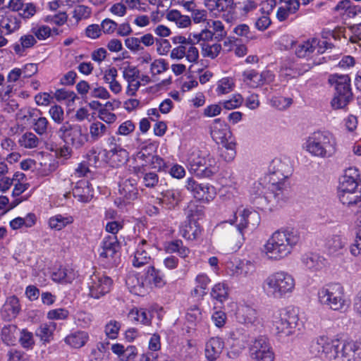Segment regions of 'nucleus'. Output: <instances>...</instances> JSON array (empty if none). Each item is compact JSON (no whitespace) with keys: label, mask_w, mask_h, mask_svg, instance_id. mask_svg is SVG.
<instances>
[{"label":"nucleus","mask_w":361,"mask_h":361,"mask_svg":"<svg viewBox=\"0 0 361 361\" xmlns=\"http://www.w3.org/2000/svg\"><path fill=\"white\" fill-rule=\"evenodd\" d=\"M318 352L329 361H357L361 345L355 341L343 342L320 336L316 339Z\"/></svg>","instance_id":"f257e3e1"},{"label":"nucleus","mask_w":361,"mask_h":361,"mask_svg":"<svg viewBox=\"0 0 361 361\" xmlns=\"http://www.w3.org/2000/svg\"><path fill=\"white\" fill-rule=\"evenodd\" d=\"M299 240L300 235L293 229L276 231L265 243L264 252L269 259L280 260L291 253Z\"/></svg>","instance_id":"f03ea898"},{"label":"nucleus","mask_w":361,"mask_h":361,"mask_svg":"<svg viewBox=\"0 0 361 361\" xmlns=\"http://www.w3.org/2000/svg\"><path fill=\"white\" fill-rule=\"evenodd\" d=\"M291 173L290 166L280 159H274L269 167V175L266 179L268 180L267 188L271 192H266L265 198L270 202L280 200L283 196L287 185L285 180Z\"/></svg>","instance_id":"7ed1b4c3"},{"label":"nucleus","mask_w":361,"mask_h":361,"mask_svg":"<svg viewBox=\"0 0 361 361\" xmlns=\"http://www.w3.org/2000/svg\"><path fill=\"white\" fill-rule=\"evenodd\" d=\"M305 149L314 157L328 159L337 151L336 139L328 131H317L307 138Z\"/></svg>","instance_id":"20e7f679"},{"label":"nucleus","mask_w":361,"mask_h":361,"mask_svg":"<svg viewBox=\"0 0 361 361\" xmlns=\"http://www.w3.org/2000/svg\"><path fill=\"white\" fill-rule=\"evenodd\" d=\"M295 279L291 274L280 270L265 279L263 289L268 296L280 299L291 294L295 290Z\"/></svg>","instance_id":"39448f33"},{"label":"nucleus","mask_w":361,"mask_h":361,"mask_svg":"<svg viewBox=\"0 0 361 361\" xmlns=\"http://www.w3.org/2000/svg\"><path fill=\"white\" fill-rule=\"evenodd\" d=\"M319 302L328 309L343 312L350 306L343 286L338 283H329L322 287L317 293Z\"/></svg>","instance_id":"423d86ee"},{"label":"nucleus","mask_w":361,"mask_h":361,"mask_svg":"<svg viewBox=\"0 0 361 361\" xmlns=\"http://www.w3.org/2000/svg\"><path fill=\"white\" fill-rule=\"evenodd\" d=\"M226 33L227 31L222 24H209L208 28L202 30L198 34H194L192 37L197 42L202 41L201 43L202 56L213 59L219 54L221 46L218 43L211 44L209 41L213 37L221 40Z\"/></svg>","instance_id":"0eeeda50"},{"label":"nucleus","mask_w":361,"mask_h":361,"mask_svg":"<svg viewBox=\"0 0 361 361\" xmlns=\"http://www.w3.org/2000/svg\"><path fill=\"white\" fill-rule=\"evenodd\" d=\"M58 135L68 145L76 149H81L89 141V134L85 127L68 121L61 125Z\"/></svg>","instance_id":"6e6552de"},{"label":"nucleus","mask_w":361,"mask_h":361,"mask_svg":"<svg viewBox=\"0 0 361 361\" xmlns=\"http://www.w3.org/2000/svg\"><path fill=\"white\" fill-rule=\"evenodd\" d=\"M273 325L277 334L285 336L292 335L300 325L297 310L293 307L281 310L274 315Z\"/></svg>","instance_id":"1a4fd4ad"},{"label":"nucleus","mask_w":361,"mask_h":361,"mask_svg":"<svg viewBox=\"0 0 361 361\" xmlns=\"http://www.w3.org/2000/svg\"><path fill=\"white\" fill-rule=\"evenodd\" d=\"M188 162L190 171L200 176L210 177L217 171L216 161L209 154L201 155L193 152L189 156Z\"/></svg>","instance_id":"9d476101"},{"label":"nucleus","mask_w":361,"mask_h":361,"mask_svg":"<svg viewBox=\"0 0 361 361\" xmlns=\"http://www.w3.org/2000/svg\"><path fill=\"white\" fill-rule=\"evenodd\" d=\"M250 351L251 357L255 361H274V350L266 337L256 338L252 342Z\"/></svg>","instance_id":"9b49d317"},{"label":"nucleus","mask_w":361,"mask_h":361,"mask_svg":"<svg viewBox=\"0 0 361 361\" xmlns=\"http://www.w3.org/2000/svg\"><path fill=\"white\" fill-rule=\"evenodd\" d=\"M112 286V280L108 276L97 273L90 278L89 284V295L93 298L98 299L108 293Z\"/></svg>","instance_id":"f8f14e48"},{"label":"nucleus","mask_w":361,"mask_h":361,"mask_svg":"<svg viewBox=\"0 0 361 361\" xmlns=\"http://www.w3.org/2000/svg\"><path fill=\"white\" fill-rule=\"evenodd\" d=\"M243 82L249 88L255 89L262 87L265 83L274 81V75L269 71L259 73L256 70L245 71L243 74Z\"/></svg>","instance_id":"ddd939ff"},{"label":"nucleus","mask_w":361,"mask_h":361,"mask_svg":"<svg viewBox=\"0 0 361 361\" xmlns=\"http://www.w3.org/2000/svg\"><path fill=\"white\" fill-rule=\"evenodd\" d=\"M329 47H330V44L327 42L320 41L317 38L313 37L300 44L295 49V54L300 58H304L315 50L318 53L322 54Z\"/></svg>","instance_id":"4468645a"},{"label":"nucleus","mask_w":361,"mask_h":361,"mask_svg":"<svg viewBox=\"0 0 361 361\" xmlns=\"http://www.w3.org/2000/svg\"><path fill=\"white\" fill-rule=\"evenodd\" d=\"M119 197L116 200V203L119 201V204H130L138 197V189L136 186V181L133 179H126L119 185Z\"/></svg>","instance_id":"2eb2a0df"},{"label":"nucleus","mask_w":361,"mask_h":361,"mask_svg":"<svg viewBox=\"0 0 361 361\" xmlns=\"http://www.w3.org/2000/svg\"><path fill=\"white\" fill-rule=\"evenodd\" d=\"M186 187L188 190L192 192L195 198L201 201L209 202L212 200L216 195L214 187H210L205 184L197 183L191 178L188 180Z\"/></svg>","instance_id":"dca6fc26"},{"label":"nucleus","mask_w":361,"mask_h":361,"mask_svg":"<svg viewBox=\"0 0 361 361\" xmlns=\"http://www.w3.org/2000/svg\"><path fill=\"white\" fill-rule=\"evenodd\" d=\"M345 245L346 243L342 235L333 234L327 236L324 240V252L329 256H339L345 251Z\"/></svg>","instance_id":"f3484780"},{"label":"nucleus","mask_w":361,"mask_h":361,"mask_svg":"<svg viewBox=\"0 0 361 361\" xmlns=\"http://www.w3.org/2000/svg\"><path fill=\"white\" fill-rule=\"evenodd\" d=\"M211 136L219 144L225 143L231 140V132L228 126L219 118L215 119L211 126Z\"/></svg>","instance_id":"a211bd4d"},{"label":"nucleus","mask_w":361,"mask_h":361,"mask_svg":"<svg viewBox=\"0 0 361 361\" xmlns=\"http://www.w3.org/2000/svg\"><path fill=\"white\" fill-rule=\"evenodd\" d=\"M232 222L228 228V233L226 238V250L228 252H236L243 245L244 236L240 228L233 226Z\"/></svg>","instance_id":"6ab92c4d"},{"label":"nucleus","mask_w":361,"mask_h":361,"mask_svg":"<svg viewBox=\"0 0 361 361\" xmlns=\"http://www.w3.org/2000/svg\"><path fill=\"white\" fill-rule=\"evenodd\" d=\"M20 310V305L18 298L15 295H11L6 298L0 313L4 319L11 320L17 317Z\"/></svg>","instance_id":"aec40b11"},{"label":"nucleus","mask_w":361,"mask_h":361,"mask_svg":"<svg viewBox=\"0 0 361 361\" xmlns=\"http://www.w3.org/2000/svg\"><path fill=\"white\" fill-rule=\"evenodd\" d=\"M224 348V341L219 337L211 338L205 344L204 355L208 361H216Z\"/></svg>","instance_id":"412c9836"},{"label":"nucleus","mask_w":361,"mask_h":361,"mask_svg":"<svg viewBox=\"0 0 361 361\" xmlns=\"http://www.w3.org/2000/svg\"><path fill=\"white\" fill-rule=\"evenodd\" d=\"M147 291L153 287H162L166 282L160 270L153 266L148 267L147 271L142 274Z\"/></svg>","instance_id":"4be33fe9"},{"label":"nucleus","mask_w":361,"mask_h":361,"mask_svg":"<svg viewBox=\"0 0 361 361\" xmlns=\"http://www.w3.org/2000/svg\"><path fill=\"white\" fill-rule=\"evenodd\" d=\"M359 177L358 170L356 168L350 167L347 169L340 179L338 189H359Z\"/></svg>","instance_id":"5701e85b"},{"label":"nucleus","mask_w":361,"mask_h":361,"mask_svg":"<svg viewBox=\"0 0 361 361\" xmlns=\"http://www.w3.org/2000/svg\"><path fill=\"white\" fill-rule=\"evenodd\" d=\"M126 283L130 291L135 295H144L147 292L142 274L130 273L126 278Z\"/></svg>","instance_id":"b1692460"},{"label":"nucleus","mask_w":361,"mask_h":361,"mask_svg":"<svg viewBox=\"0 0 361 361\" xmlns=\"http://www.w3.org/2000/svg\"><path fill=\"white\" fill-rule=\"evenodd\" d=\"M238 212L240 220L236 227L240 228L242 231L246 227L255 228L259 224L260 216L257 212L243 209Z\"/></svg>","instance_id":"393cba45"},{"label":"nucleus","mask_w":361,"mask_h":361,"mask_svg":"<svg viewBox=\"0 0 361 361\" xmlns=\"http://www.w3.org/2000/svg\"><path fill=\"white\" fill-rule=\"evenodd\" d=\"M118 248V243L115 235L105 237L101 244L99 257L105 259L114 257Z\"/></svg>","instance_id":"a878e982"},{"label":"nucleus","mask_w":361,"mask_h":361,"mask_svg":"<svg viewBox=\"0 0 361 361\" xmlns=\"http://www.w3.org/2000/svg\"><path fill=\"white\" fill-rule=\"evenodd\" d=\"M338 195L340 202L349 207L357 205L361 202V190L360 189H338Z\"/></svg>","instance_id":"bb28decb"},{"label":"nucleus","mask_w":361,"mask_h":361,"mask_svg":"<svg viewBox=\"0 0 361 361\" xmlns=\"http://www.w3.org/2000/svg\"><path fill=\"white\" fill-rule=\"evenodd\" d=\"M111 350L118 356L120 361L133 360L137 355L136 347L131 345L125 347L122 344L114 343L111 345Z\"/></svg>","instance_id":"cd10ccee"},{"label":"nucleus","mask_w":361,"mask_h":361,"mask_svg":"<svg viewBox=\"0 0 361 361\" xmlns=\"http://www.w3.org/2000/svg\"><path fill=\"white\" fill-rule=\"evenodd\" d=\"M118 71L115 67L106 69L104 73L103 80L108 85L109 90L115 94L122 92V85L117 80Z\"/></svg>","instance_id":"c85d7f7f"},{"label":"nucleus","mask_w":361,"mask_h":361,"mask_svg":"<svg viewBox=\"0 0 361 361\" xmlns=\"http://www.w3.org/2000/svg\"><path fill=\"white\" fill-rule=\"evenodd\" d=\"M73 195L75 198L81 202H88L93 197L92 190L88 182L80 181L73 189Z\"/></svg>","instance_id":"c756f323"},{"label":"nucleus","mask_w":361,"mask_h":361,"mask_svg":"<svg viewBox=\"0 0 361 361\" xmlns=\"http://www.w3.org/2000/svg\"><path fill=\"white\" fill-rule=\"evenodd\" d=\"M89 340V334L84 331H76L68 334L64 339L65 343L73 348L83 347Z\"/></svg>","instance_id":"7c9ffc66"},{"label":"nucleus","mask_w":361,"mask_h":361,"mask_svg":"<svg viewBox=\"0 0 361 361\" xmlns=\"http://www.w3.org/2000/svg\"><path fill=\"white\" fill-rule=\"evenodd\" d=\"M161 196L160 202L170 209L177 207L181 201V194L178 190H166L161 193Z\"/></svg>","instance_id":"2f4dec72"},{"label":"nucleus","mask_w":361,"mask_h":361,"mask_svg":"<svg viewBox=\"0 0 361 361\" xmlns=\"http://www.w3.org/2000/svg\"><path fill=\"white\" fill-rule=\"evenodd\" d=\"M335 83L336 94L351 97L350 78L348 75L334 76L330 79Z\"/></svg>","instance_id":"473e14b6"},{"label":"nucleus","mask_w":361,"mask_h":361,"mask_svg":"<svg viewBox=\"0 0 361 361\" xmlns=\"http://www.w3.org/2000/svg\"><path fill=\"white\" fill-rule=\"evenodd\" d=\"M230 269V274L234 276L248 277L253 274L255 267L250 262L247 261L245 263H240L239 264L228 267Z\"/></svg>","instance_id":"72a5a7b5"},{"label":"nucleus","mask_w":361,"mask_h":361,"mask_svg":"<svg viewBox=\"0 0 361 361\" xmlns=\"http://www.w3.org/2000/svg\"><path fill=\"white\" fill-rule=\"evenodd\" d=\"M146 243L145 240H142L135 252L133 259V264L134 267H140L149 263L150 257L145 248Z\"/></svg>","instance_id":"f704fd0d"},{"label":"nucleus","mask_w":361,"mask_h":361,"mask_svg":"<svg viewBox=\"0 0 361 361\" xmlns=\"http://www.w3.org/2000/svg\"><path fill=\"white\" fill-rule=\"evenodd\" d=\"M56 324L53 322L42 324L36 331V335L44 342H50L56 330Z\"/></svg>","instance_id":"c9c22d12"},{"label":"nucleus","mask_w":361,"mask_h":361,"mask_svg":"<svg viewBox=\"0 0 361 361\" xmlns=\"http://www.w3.org/2000/svg\"><path fill=\"white\" fill-rule=\"evenodd\" d=\"M180 232L183 238L192 240L200 235L201 228L196 221H190L181 227Z\"/></svg>","instance_id":"e433bc0d"},{"label":"nucleus","mask_w":361,"mask_h":361,"mask_svg":"<svg viewBox=\"0 0 361 361\" xmlns=\"http://www.w3.org/2000/svg\"><path fill=\"white\" fill-rule=\"evenodd\" d=\"M165 250L169 253L177 252L182 258L188 257L190 253L189 248L184 246L183 242L179 240L168 243L165 246Z\"/></svg>","instance_id":"4c0bfd02"},{"label":"nucleus","mask_w":361,"mask_h":361,"mask_svg":"<svg viewBox=\"0 0 361 361\" xmlns=\"http://www.w3.org/2000/svg\"><path fill=\"white\" fill-rule=\"evenodd\" d=\"M111 161L116 165H122L128 159V152L120 146H115L109 151Z\"/></svg>","instance_id":"58836bf2"},{"label":"nucleus","mask_w":361,"mask_h":361,"mask_svg":"<svg viewBox=\"0 0 361 361\" xmlns=\"http://www.w3.org/2000/svg\"><path fill=\"white\" fill-rule=\"evenodd\" d=\"M76 276V273L72 269L68 268H60L52 274L54 281L65 283H71Z\"/></svg>","instance_id":"ea45409f"},{"label":"nucleus","mask_w":361,"mask_h":361,"mask_svg":"<svg viewBox=\"0 0 361 361\" xmlns=\"http://www.w3.org/2000/svg\"><path fill=\"white\" fill-rule=\"evenodd\" d=\"M73 222L72 216H64L61 214L51 216L49 220V226L51 229L60 231Z\"/></svg>","instance_id":"a19ab883"},{"label":"nucleus","mask_w":361,"mask_h":361,"mask_svg":"<svg viewBox=\"0 0 361 361\" xmlns=\"http://www.w3.org/2000/svg\"><path fill=\"white\" fill-rule=\"evenodd\" d=\"M19 330L17 326L13 324L5 326L1 331L3 341L7 345H13L17 341Z\"/></svg>","instance_id":"79ce46f5"},{"label":"nucleus","mask_w":361,"mask_h":361,"mask_svg":"<svg viewBox=\"0 0 361 361\" xmlns=\"http://www.w3.org/2000/svg\"><path fill=\"white\" fill-rule=\"evenodd\" d=\"M235 87L234 78L225 77L218 81L216 92L219 95L226 94L233 92Z\"/></svg>","instance_id":"37998d69"},{"label":"nucleus","mask_w":361,"mask_h":361,"mask_svg":"<svg viewBox=\"0 0 361 361\" xmlns=\"http://www.w3.org/2000/svg\"><path fill=\"white\" fill-rule=\"evenodd\" d=\"M108 130V128L106 125L100 121H94L92 123L89 128V137L93 141H97L101 139Z\"/></svg>","instance_id":"c03bdc74"},{"label":"nucleus","mask_w":361,"mask_h":361,"mask_svg":"<svg viewBox=\"0 0 361 361\" xmlns=\"http://www.w3.org/2000/svg\"><path fill=\"white\" fill-rule=\"evenodd\" d=\"M128 317L133 321L140 322L145 325L150 324L151 315L144 309H133L128 313Z\"/></svg>","instance_id":"a18cd8bd"},{"label":"nucleus","mask_w":361,"mask_h":361,"mask_svg":"<svg viewBox=\"0 0 361 361\" xmlns=\"http://www.w3.org/2000/svg\"><path fill=\"white\" fill-rule=\"evenodd\" d=\"M196 287L192 291L195 296L202 297L205 295L206 289L210 283V279L204 274H199L195 279Z\"/></svg>","instance_id":"49530a36"},{"label":"nucleus","mask_w":361,"mask_h":361,"mask_svg":"<svg viewBox=\"0 0 361 361\" xmlns=\"http://www.w3.org/2000/svg\"><path fill=\"white\" fill-rule=\"evenodd\" d=\"M302 264L309 269L318 270L322 267L321 257L313 253L306 254L301 259Z\"/></svg>","instance_id":"de8ad7c7"},{"label":"nucleus","mask_w":361,"mask_h":361,"mask_svg":"<svg viewBox=\"0 0 361 361\" xmlns=\"http://www.w3.org/2000/svg\"><path fill=\"white\" fill-rule=\"evenodd\" d=\"M20 43L16 44L13 49L18 55H23L26 49L30 48L36 43L35 37L31 35H27L21 37Z\"/></svg>","instance_id":"09e8293b"},{"label":"nucleus","mask_w":361,"mask_h":361,"mask_svg":"<svg viewBox=\"0 0 361 361\" xmlns=\"http://www.w3.org/2000/svg\"><path fill=\"white\" fill-rule=\"evenodd\" d=\"M211 295L215 300L223 302L228 296V288L224 283H218L212 288Z\"/></svg>","instance_id":"8fccbe9b"},{"label":"nucleus","mask_w":361,"mask_h":361,"mask_svg":"<svg viewBox=\"0 0 361 361\" xmlns=\"http://www.w3.org/2000/svg\"><path fill=\"white\" fill-rule=\"evenodd\" d=\"M238 319L241 322L253 324L257 320V311L250 307H243L238 312Z\"/></svg>","instance_id":"3c124183"},{"label":"nucleus","mask_w":361,"mask_h":361,"mask_svg":"<svg viewBox=\"0 0 361 361\" xmlns=\"http://www.w3.org/2000/svg\"><path fill=\"white\" fill-rule=\"evenodd\" d=\"M202 318V312L196 305L190 307L185 315V319L190 328L196 326L197 324L201 322Z\"/></svg>","instance_id":"603ef678"},{"label":"nucleus","mask_w":361,"mask_h":361,"mask_svg":"<svg viewBox=\"0 0 361 361\" xmlns=\"http://www.w3.org/2000/svg\"><path fill=\"white\" fill-rule=\"evenodd\" d=\"M221 157L226 161H231L234 159L235 152V143L233 140H230L225 143H221Z\"/></svg>","instance_id":"864d4df0"},{"label":"nucleus","mask_w":361,"mask_h":361,"mask_svg":"<svg viewBox=\"0 0 361 361\" xmlns=\"http://www.w3.org/2000/svg\"><path fill=\"white\" fill-rule=\"evenodd\" d=\"M264 183H265V185L260 182L254 183L252 188L250 190V194L252 195H254L255 197H259L261 196H263V197L266 200V201L268 203L274 204L275 202H277L279 200H276L274 202H270L265 198V197H264L265 193L266 192H268V193L271 192V190H269L267 188L268 181L267 182L266 178L264 180Z\"/></svg>","instance_id":"5fc2aeb1"},{"label":"nucleus","mask_w":361,"mask_h":361,"mask_svg":"<svg viewBox=\"0 0 361 361\" xmlns=\"http://www.w3.org/2000/svg\"><path fill=\"white\" fill-rule=\"evenodd\" d=\"M39 142L38 137L32 133H26L19 139L20 146L27 149L37 147Z\"/></svg>","instance_id":"6e6d98bb"},{"label":"nucleus","mask_w":361,"mask_h":361,"mask_svg":"<svg viewBox=\"0 0 361 361\" xmlns=\"http://www.w3.org/2000/svg\"><path fill=\"white\" fill-rule=\"evenodd\" d=\"M91 8L85 5L76 6L72 12L73 18L76 21L86 20L91 16Z\"/></svg>","instance_id":"4d7b16f0"},{"label":"nucleus","mask_w":361,"mask_h":361,"mask_svg":"<svg viewBox=\"0 0 361 361\" xmlns=\"http://www.w3.org/2000/svg\"><path fill=\"white\" fill-rule=\"evenodd\" d=\"M244 102L243 97L238 93L234 94L233 96L227 100H224L221 102V105L227 110H232L240 107Z\"/></svg>","instance_id":"13d9d810"},{"label":"nucleus","mask_w":361,"mask_h":361,"mask_svg":"<svg viewBox=\"0 0 361 361\" xmlns=\"http://www.w3.org/2000/svg\"><path fill=\"white\" fill-rule=\"evenodd\" d=\"M168 69V63L163 59H158L154 60L150 64V73L152 76H156Z\"/></svg>","instance_id":"bf43d9fd"},{"label":"nucleus","mask_w":361,"mask_h":361,"mask_svg":"<svg viewBox=\"0 0 361 361\" xmlns=\"http://www.w3.org/2000/svg\"><path fill=\"white\" fill-rule=\"evenodd\" d=\"M54 97L57 101L66 100L68 104H73L78 98L75 92L67 91L64 89H59L54 93Z\"/></svg>","instance_id":"052dcab7"},{"label":"nucleus","mask_w":361,"mask_h":361,"mask_svg":"<svg viewBox=\"0 0 361 361\" xmlns=\"http://www.w3.org/2000/svg\"><path fill=\"white\" fill-rule=\"evenodd\" d=\"M121 329V324L116 320L109 321L105 326V334L111 339L118 337Z\"/></svg>","instance_id":"680f3d73"},{"label":"nucleus","mask_w":361,"mask_h":361,"mask_svg":"<svg viewBox=\"0 0 361 361\" xmlns=\"http://www.w3.org/2000/svg\"><path fill=\"white\" fill-rule=\"evenodd\" d=\"M19 342L23 348H30L34 345L35 341L33 338V335L31 332L28 331L26 329H23L20 331H19Z\"/></svg>","instance_id":"e2e57ef3"},{"label":"nucleus","mask_w":361,"mask_h":361,"mask_svg":"<svg viewBox=\"0 0 361 361\" xmlns=\"http://www.w3.org/2000/svg\"><path fill=\"white\" fill-rule=\"evenodd\" d=\"M293 102L291 98L283 97H274L271 100V104L273 106L279 110H284L289 107Z\"/></svg>","instance_id":"0e129e2a"},{"label":"nucleus","mask_w":361,"mask_h":361,"mask_svg":"<svg viewBox=\"0 0 361 361\" xmlns=\"http://www.w3.org/2000/svg\"><path fill=\"white\" fill-rule=\"evenodd\" d=\"M49 121L45 117H39L33 123L34 130L39 135L47 133Z\"/></svg>","instance_id":"69168bd1"},{"label":"nucleus","mask_w":361,"mask_h":361,"mask_svg":"<svg viewBox=\"0 0 361 361\" xmlns=\"http://www.w3.org/2000/svg\"><path fill=\"white\" fill-rule=\"evenodd\" d=\"M166 18L169 21H175L177 22L180 20L179 23H190V18L186 16H182L178 10H170L167 11L166 14Z\"/></svg>","instance_id":"338daca9"},{"label":"nucleus","mask_w":361,"mask_h":361,"mask_svg":"<svg viewBox=\"0 0 361 361\" xmlns=\"http://www.w3.org/2000/svg\"><path fill=\"white\" fill-rule=\"evenodd\" d=\"M142 182L147 188H154L159 183V176L154 172H147L143 175Z\"/></svg>","instance_id":"774afa93"}]
</instances>
